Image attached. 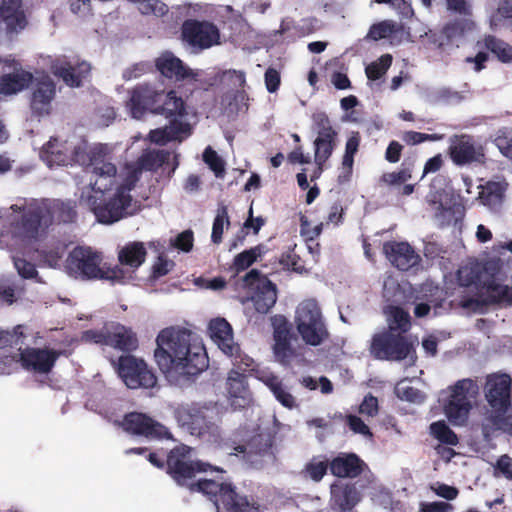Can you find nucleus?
Masks as SVG:
<instances>
[{
  "instance_id": "7ed1b4c3",
  "label": "nucleus",
  "mask_w": 512,
  "mask_h": 512,
  "mask_svg": "<svg viewBox=\"0 0 512 512\" xmlns=\"http://www.w3.org/2000/svg\"><path fill=\"white\" fill-rule=\"evenodd\" d=\"M129 107L134 118L140 119L145 112L163 115L170 121H185L187 115L184 100L174 90L157 91L148 84L137 85L131 91Z\"/></svg>"
},
{
  "instance_id": "3c124183",
  "label": "nucleus",
  "mask_w": 512,
  "mask_h": 512,
  "mask_svg": "<svg viewBox=\"0 0 512 512\" xmlns=\"http://www.w3.org/2000/svg\"><path fill=\"white\" fill-rule=\"evenodd\" d=\"M227 390L231 397H243L246 390L244 373L231 370L227 378Z\"/></svg>"
},
{
  "instance_id": "79ce46f5",
  "label": "nucleus",
  "mask_w": 512,
  "mask_h": 512,
  "mask_svg": "<svg viewBox=\"0 0 512 512\" xmlns=\"http://www.w3.org/2000/svg\"><path fill=\"white\" fill-rule=\"evenodd\" d=\"M506 412L492 411L487 415L481 424L482 434L485 439H489L494 432L501 430L506 424Z\"/></svg>"
},
{
  "instance_id": "bf43d9fd",
  "label": "nucleus",
  "mask_w": 512,
  "mask_h": 512,
  "mask_svg": "<svg viewBox=\"0 0 512 512\" xmlns=\"http://www.w3.org/2000/svg\"><path fill=\"white\" fill-rule=\"evenodd\" d=\"M441 139L438 134H426L417 131H405L402 135V140L410 146L418 145L426 141H437Z\"/></svg>"
},
{
  "instance_id": "4c0bfd02",
  "label": "nucleus",
  "mask_w": 512,
  "mask_h": 512,
  "mask_svg": "<svg viewBox=\"0 0 512 512\" xmlns=\"http://www.w3.org/2000/svg\"><path fill=\"white\" fill-rule=\"evenodd\" d=\"M171 154L166 150H153L143 153L138 159L140 168L146 171H157L170 161Z\"/></svg>"
},
{
  "instance_id": "680f3d73",
  "label": "nucleus",
  "mask_w": 512,
  "mask_h": 512,
  "mask_svg": "<svg viewBox=\"0 0 512 512\" xmlns=\"http://www.w3.org/2000/svg\"><path fill=\"white\" fill-rule=\"evenodd\" d=\"M14 267L18 274L24 279H33L38 276V272L33 263L27 261L24 258L13 257Z\"/></svg>"
},
{
  "instance_id": "4be33fe9",
  "label": "nucleus",
  "mask_w": 512,
  "mask_h": 512,
  "mask_svg": "<svg viewBox=\"0 0 512 512\" xmlns=\"http://www.w3.org/2000/svg\"><path fill=\"white\" fill-rule=\"evenodd\" d=\"M329 470L337 478L355 479L369 471V466L356 453L340 452L330 460Z\"/></svg>"
},
{
  "instance_id": "ea45409f",
  "label": "nucleus",
  "mask_w": 512,
  "mask_h": 512,
  "mask_svg": "<svg viewBox=\"0 0 512 512\" xmlns=\"http://www.w3.org/2000/svg\"><path fill=\"white\" fill-rule=\"evenodd\" d=\"M264 253V246L259 244L248 250H244L237 254L233 261V266L237 272L248 269L254 262L257 261Z\"/></svg>"
},
{
  "instance_id": "7c9ffc66",
  "label": "nucleus",
  "mask_w": 512,
  "mask_h": 512,
  "mask_svg": "<svg viewBox=\"0 0 512 512\" xmlns=\"http://www.w3.org/2000/svg\"><path fill=\"white\" fill-rule=\"evenodd\" d=\"M277 300L276 285L269 279L264 278L259 284H256L255 291L251 296L255 310L261 314H267L275 305Z\"/></svg>"
},
{
  "instance_id": "052dcab7",
  "label": "nucleus",
  "mask_w": 512,
  "mask_h": 512,
  "mask_svg": "<svg viewBox=\"0 0 512 512\" xmlns=\"http://www.w3.org/2000/svg\"><path fill=\"white\" fill-rule=\"evenodd\" d=\"M412 177V170L409 167H402L398 171L385 173L382 180L388 185H400L407 182Z\"/></svg>"
},
{
  "instance_id": "58836bf2",
  "label": "nucleus",
  "mask_w": 512,
  "mask_h": 512,
  "mask_svg": "<svg viewBox=\"0 0 512 512\" xmlns=\"http://www.w3.org/2000/svg\"><path fill=\"white\" fill-rule=\"evenodd\" d=\"M429 430L433 438L442 444L457 446L459 443L457 434L446 424L444 420L432 422Z\"/></svg>"
},
{
  "instance_id": "6e6552de",
  "label": "nucleus",
  "mask_w": 512,
  "mask_h": 512,
  "mask_svg": "<svg viewBox=\"0 0 512 512\" xmlns=\"http://www.w3.org/2000/svg\"><path fill=\"white\" fill-rule=\"evenodd\" d=\"M295 324L302 340L311 346L322 344L329 332L324 323L322 313L314 301H304L296 309Z\"/></svg>"
},
{
  "instance_id": "9b49d317",
  "label": "nucleus",
  "mask_w": 512,
  "mask_h": 512,
  "mask_svg": "<svg viewBox=\"0 0 512 512\" xmlns=\"http://www.w3.org/2000/svg\"><path fill=\"white\" fill-rule=\"evenodd\" d=\"M180 31L182 42L196 53L220 44L219 28L207 20L187 19Z\"/></svg>"
},
{
  "instance_id": "09e8293b",
  "label": "nucleus",
  "mask_w": 512,
  "mask_h": 512,
  "mask_svg": "<svg viewBox=\"0 0 512 512\" xmlns=\"http://www.w3.org/2000/svg\"><path fill=\"white\" fill-rule=\"evenodd\" d=\"M361 142V135L358 131H353L347 139L345 145V152L342 159V165L349 170L352 169L354 164V156L358 152Z\"/></svg>"
},
{
  "instance_id": "49530a36",
  "label": "nucleus",
  "mask_w": 512,
  "mask_h": 512,
  "mask_svg": "<svg viewBox=\"0 0 512 512\" xmlns=\"http://www.w3.org/2000/svg\"><path fill=\"white\" fill-rule=\"evenodd\" d=\"M392 319L389 324V330L393 333L397 331L402 335L409 331L411 327L410 315L401 307H394L391 312Z\"/></svg>"
},
{
  "instance_id": "423d86ee",
  "label": "nucleus",
  "mask_w": 512,
  "mask_h": 512,
  "mask_svg": "<svg viewBox=\"0 0 512 512\" xmlns=\"http://www.w3.org/2000/svg\"><path fill=\"white\" fill-rule=\"evenodd\" d=\"M72 158L81 165L93 167L95 179L91 182V187L93 191L100 193L99 198H103L116 185L117 168L113 163L104 160L102 147H94L87 152L85 147L76 146Z\"/></svg>"
},
{
  "instance_id": "2eb2a0df",
  "label": "nucleus",
  "mask_w": 512,
  "mask_h": 512,
  "mask_svg": "<svg viewBox=\"0 0 512 512\" xmlns=\"http://www.w3.org/2000/svg\"><path fill=\"white\" fill-rule=\"evenodd\" d=\"M484 293L481 297H463L459 305L463 309L473 312L481 311L483 307L498 305L508 307L512 305V287L497 283L495 280L483 284Z\"/></svg>"
},
{
  "instance_id": "de8ad7c7",
  "label": "nucleus",
  "mask_w": 512,
  "mask_h": 512,
  "mask_svg": "<svg viewBox=\"0 0 512 512\" xmlns=\"http://www.w3.org/2000/svg\"><path fill=\"white\" fill-rule=\"evenodd\" d=\"M392 64V56L390 54L382 55L377 61L369 64L366 69V76L369 80H378L382 78Z\"/></svg>"
},
{
  "instance_id": "c756f323",
  "label": "nucleus",
  "mask_w": 512,
  "mask_h": 512,
  "mask_svg": "<svg viewBox=\"0 0 512 512\" xmlns=\"http://www.w3.org/2000/svg\"><path fill=\"white\" fill-rule=\"evenodd\" d=\"M191 133V126L187 121H170L164 128H158L151 130L149 138L152 142L165 145L170 141L182 140L184 136H188Z\"/></svg>"
},
{
  "instance_id": "e433bc0d",
  "label": "nucleus",
  "mask_w": 512,
  "mask_h": 512,
  "mask_svg": "<svg viewBox=\"0 0 512 512\" xmlns=\"http://www.w3.org/2000/svg\"><path fill=\"white\" fill-rule=\"evenodd\" d=\"M65 252L66 245L60 241L46 248L36 250L38 259L51 268L60 267Z\"/></svg>"
},
{
  "instance_id": "e2e57ef3",
  "label": "nucleus",
  "mask_w": 512,
  "mask_h": 512,
  "mask_svg": "<svg viewBox=\"0 0 512 512\" xmlns=\"http://www.w3.org/2000/svg\"><path fill=\"white\" fill-rule=\"evenodd\" d=\"M194 234L192 230H185L179 233L172 245L183 252H190L193 248Z\"/></svg>"
},
{
  "instance_id": "0e129e2a",
  "label": "nucleus",
  "mask_w": 512,
  "mask_h": 512,
  "mask_svg": "<svg viewBox=\"0 0 512 512\" xmlns=\"http://www.w3.org/2000/svg\"><path fill=\"white\" fill-rule=\"evenodd\" d=\"M264 81L268 92H277L281 84L280 72L273 67L267 68L264 74Z\"/></svg>"
},
{
  "instance_id": "f257e3e1",
  "label": "nucleus",
  "mask_w": 512,
  "mask_h": 512,
  "mask_svg": "<svg viewBox=\"0 0 512 512\" xmlns=\"http://www.w3.org/2000/svg\"><path fill=\"white\" fill-rule=\"evenodd\" d=\"M166 473L182 487L190 492H199L213 502L217 512H260L259 504L245 495H240L231 483L217 482L212 479L194 481L197 473L213 470L223 473L224 470L208 463L193 461L190 448L176 446L166 456Z\"/></svg>"
},
{
  "instance_id": "f3484780",
  "label": "nucleus",
  "mask_w": 512,
  "mask_h": 512,
  "mask_svg": "<svg viewBox=\"0 0 512 512\" xmlns=\"http://www.w3.org/2000/svg\"><path fill=\"white\" fill-rule=\"evenodd\" d=\"M512 379L508 374H490L484 385L485 399L492 411L507 412L511 403Z\"/></svg>"
},
{
  "instance_id": "473e14b6",
  "label": "nucleus",
  "mask_w": 512,
  "mask_h": 512,
  "mask_svg": "<svg viewBox=\"0 0 512 512\" xmlns=\"http://www.w3.org/2000/svg\"><path fill=\"white\" fill-rule=\"evenodd\" d=\"M146 248L142 242H132L122 248L118 254L119 262L132 268H138L145 261Z\"/></svg>"
},
{
  "instance_id": "ddd939ff",
  "label": "nucleus",
  "mask_w": 512,
  "mask_h": 512,
  "mask_svg": "<svg viewBox=\"0 0 512 512\" xmlns=\"http://www.w3.org/2000/svg\"><path fill=\"white\" fill-rule=\"evenodd\" d=\"M117 372L130 389H149L157 384V376L153 369L143 359L130 354L119 357Z\"/></svg>"
},
{
  "instance_id": "b1692460",
  "label": "nucleus",
  "mask_w": 512,
  "mask_h": 512,
  "mask_svg": "<svg viewBox=\"0 0 512 512\" xmlns=\"http://www.w3.org/2000/svg\"><path fill=\"white\" fill-rule=\"evenodd\" d=\"M2 62L13 67L15 72L0 75V95L10 96L17 94L33 83V74L23 70L18 61L5 59Z\"/></svg>"
},
{
  "instance_id": "c85d7f7f",
  "label": "nucleus",
  "mask_w": 512,
  "mask_h": 512,
  "mask_svg": "<svg viewBox=\"0 0 512 512\" xmlns=\"http://www.w3.org/2000/svg\"><path fill=\"white\" fill-rule=\"evenodd\" d=\"M273 338L275 342L273 352L276 359L282 364H288L294 356V349L291 345L290 326L285 319L275 325Z\"/></svg>"
},
{
  "instance_id": "5701e85b",
  "label": "nucleus",
  "mask_w": 512,
  "mask_h": 512,
  "mask_svg": "<svg viewBox=\"0 0 512 512\" xmlns=\"http://www.w3.org/2000/svg\"><path fill=\"white\" fill-rule=\"evenodd\" d=\"M383 253L389 262L401 271H408L419 264L421 258L407 242L386 241Z\"/></svg>"
},
{
  "instance_id": "864d4df0",
  "label": "nucleus",
  "mask_w": 512,
  "mask_h": 512,
  "mask_svg": "<svg viewBox=\"0 0 512 512\" xmlns=\"http://www.w3.org/2000/svg\"><path fill=\"white\" fill-rule=\"evenodd\" d=\"M335 140L336 139L316 138L314 144L315 161L317 164L322 165L330 158L335 148Z\"/></svg>"
},
{
  "instance_id": "603ef678",
  "label": "nucleus",
  "mask_w": 512,
  "mask_h": 512,
  "mask_svg": "<svg viewBox=\"0 0 512 512\" xmlns=\"http://www.w3.org/2000/svg\"><path fill=\"white\" fill-rule=\"evenodd\" d=\"M472 22L466 19H455L445 24L442 33L448 40L461 37L464 33L471 29Z\"/></svg>"
},
{
  "instance_id": "8fccbe9b",
  "label": "nucleus",
  "mask_w": 512,
  "mask_h": 512,
  "mask_svg": "<svg viewBox=\"0 0 512 512\" xmlns=\"http://www.w3.org/2000/svg\"><path fill=\"white\" fill-rule=\"evenodd\" d=\"M330 461L312 458L304 468V473L313 481L319 482L323 479L329 469Z\"/></svg>"
},
{
  "instance_id": "20e7f679",
  "label": "nucleus",
  "mask_w": 512,
  "mask_h": 512,
  "mask_svg": "<svg viewBox=\"0 0 512 512\" xmlns=\"http://www.w3.org/2000/svg\"><path fill=\"white\" fill-rule=\"evenodd\" d=\"M64 270L70 277L82 281L109 280L123 283L126 278L123 268L107 265L102 253L90 246L74 247L65 259Z\"/></svg>"
},
{
  "instance_id": "4d7b16f0",
  "label": "nucleus",
  "mask_w": 512,
  "mask_h": 512,
  "mask_svg": "<svg viewBox=\"0 0 512 512\" xmlns=\"http://www.w3.org/2000/svg\"><path fill=\"white\" fill-rule=\"evenodd\" d=\"M395 393L399 399L409 402H418L422 399L421 392L417 388L406 384L404 380L396 385Z\"/></svg>"
},
{
  "instance_id": "69168bd1",
  "label": "nucleus",
  "mask_w": 512,
  "mask_h": 512,
  "mask_svg": "<svg viewBox=\"0 0 512 512\" xmlns=\"http://www.w3.org/2000/svg\"><path fill=\"white\" fill-rule=\"evenodd\" d=\"M346 424L354 433L361 434L363 436H372L370 428L364 423V421L356 415H347Z\"/></svg>"
},
{
  "instance_id": "a18cd8bd",
  "label": "nucleus",
  "mask_w": 512,
  "mask_h": 512,
  "mask_svg": "<svg viewBox=\"0 0 512 512\" xmlns=\"http://www.w3.org/2000/svg\"><path fill=\"white\" fill-rule=\"evenodd\" d=\"M42 155L50 165H65L68 161L67 155L61 151L57 139H51L43 146Z\"/></svg>"
},
{
  "instance_id": "4468645a",
  "label": "nucleus",
  "mask_w": 512,
  "mask_h": 512,
  "mask_svg": "<svg viewBox=\"0 0 512 512\" xmlns=\"http://www.w3.org/2000/svg\"><path fill=\"white\" fill-rule=\"evenodd\" d=\"M211 337L217 342L219 348L228 356L233 357V364L243 372L253 369L252 358L239 354V346L233 341L231 325L223 318H217L210 322Z\"/></svg>"
},
{
  "instance_id": "72a5a7b5",
  "label": "nucleus",
  "mask_w": 512,
  "mask_h": 512,
  "mask_svg": "<svg viewBox=\"0 0 512 512\" xmlns=\"http://www.w3.org/2000/svg\"><path fill=\"white\" fill-rule=\"evenodd\" d=\"M404 32V25L393 20H382L370 26L366 38L379 41Z\"/></svg>"
},
{
  "instance_id": "774afa93",
  "label": "nucleus",
  "mask_w": 512,
  "mask_h": 512,
  "mask_svg": "<svg viewBox=\"0 0 512 512\" xmlns=\"http://www.w3.org/2000/svg\"><path fill=\"white\" fill-rule=\"evenodd\" d=\"M495 469L499 471L506 479L512 480V458L504 454L496 462Z\"/></svg>"
},
{
  "instance_id": "cd10ccee",
  "label": "nucleus",
  "mask_w": 512,
  "mask_h": 512,
  "mask_svg": "<svg viewBox=\"0 0 512 512\" xmlns=\"http://www.w3.org/2000/svg\"><path fill=\"white\" fill-rule=\"evenodd\" d=\"M107 346L130 353L138 348L139 340L132 328L115 323L109 326Z\"/></svg>"
},
{
  "instance_id": "9d476101",
  "label": "nucleus",
  "mask_w": 512,
  "mask_h": 512,
  "mask_svg": "<svg viewBox=\"0 0 512 512\" xmlns=\"http://www.w3.org/2000/svg\"><path fill=\"white\" fill-rule=\"evenodd\" d=\"M88 202L98 222L112 224L130 214L128 208L131 206L132 196L125 187L120 186L112 197L105 199L90 196Z\"/></svg>"
},
{
  "instance_id": "f704fd0d",
  "label": "nucleus",
  "mask_w": 512,
  "mask_h": 512,
  "mask_svg": "<svg viewBox=\"0 0 512 512\" xmlns=\"http://www.w3.org/2000/svg\"><path fill=\"white\" fill-rule=\"evenodd\" d=\"M483 46L502 63H512V46L494 35H486L483 38Z\"/></svg>"
},
{
  "instance_id": "2f4dec72",
  "label": "nucleus",
  "mask_w": 512,
  "mask_h": 512,
  "mask_svg": "<svg viewBox=\"0 0 512 512\" xmlns=\"http://www.w3.org/2000/svg\"><path fill=\"white\" fill-rule=\"evenodd\" d=\"M331 494L341 512L351 510L360 501V494L354 484L332 485Z\"/></svg>"
},
{
  "instance_id": "412c9836",
  "label": "nucleus",
  "mask_w": 512,
  "mask_h": 512,
  "mask_svg": "<svg viewBox=\"0 0 512 512\" xmlns=\"http://www.w3.org/2000/svg\"><path fill=\"white\" fill-rule=\"evenodd\" d=\"M55 94L56 84L49 75L37 77L30 99L32 114L38 117L49 115Z\"/></svg>"
},
{
  "instance_id": "6ab92c4d",
  "label": "nucleus",
  "mask_w": 512,
  "mask_h": 512,
  "mask_svg": "<svg viewBox=\"0 0 512 512\" xmlns=\"http://www.w3.org/2000/svg\"><path fill=\"white\" fill-rule=\"evenodd\" d=\"M54 76L61 79L67 86L78 88L90 75L91 65L86 61H71L66 56L54 59L50 64Z\"/></svg>"
},
{
  "instance_id": "f8f14e48",
  "label": "nucleus",
  "mask_w": 512,
  "mask_h": 512,
  "mask_svg": "<svg viewBox=\"0 0 512 512\" xmlns=\"http://www.w3.org/2000/svg\"><path fill=\"white\" fill-rule=\"evenodd\" d=\"M413 350V344L406 336L391 331L375 334L370 345V353L377 360L401 361Z\"/></svg>"
},
{
  "instance_id": "338daca9",
  "label": "nucleus",
  "mask_w": 512,
  "mask_h": 512,
  "mask_svg": "<svg viewBox=\"0 0 512 512\" xmlns=\"http://www.w3.org/2000/svg\"><path fill=\"white\" fill-rule=\"evenodd\" d=\"M454 507L452 504L443 501L421 503L420 512H451Z\"/></svg>"
},
{
  "instance_id": "aec40b11",
  "label": "nucleus",
  "mask_w": 512,
  "mask_h": 512,
  "mask_svg": "<svg viewBox=\"0 0 512 512\" xmlns=\"http://www.w3.org/2000/svg\"><path fill=\"white\" fill-rule=\"evenodd\" d=\"M120 425L125 432L145 438H162L168 434L164 425L140 412L125 414Z\"/></svg>"
},
{
  "instance_id": "f03ea898",
  "label": "nucleus",
  "mask_w": 512,
  "mask_h": 512,
  "mask_svg": "<svg viewBox=\"0 0 512 512\" xmlns=\"http://www.w3.org/2000/svg\"><path fill=\"white\" fill-rule=\"evenodd\" d=\"M156 345L154 359L167 378L196 376L209 366L204 345L192 341V333L185 328L162 329Z\"/></svg>"
},
{
  "instance_id": "393cba45",
  "label": "nucleus",
  "mask_w": 512,
  "mask_h": 512,
  "mask_svg": "<svg viewBox=\"0 0 512 512\" xmlns=\"http://www.w3.org/2000/svg\"><path fill=\"white\" fill-rule=\"evenodd\" d=\"M156 69L170 80L183 81L196 79L197 74L172 52L166 51L155 59Z\"/></svg>"
},
{
  "instance_id": "13d9d810",
  "label": "nucleus",
  "mask_w": 512,
  "mask_h": 512,
  "mask_svg": "<svg viewBox=\"0 0 512 512\" xmlns=\"http://www.w3.org/2000/svg\"><path fill=\"white\" fill-rule=\"evenodd\" d=\"M109 327L102 329H89L82 332L81 340L86 343L106 345L108 342Z\"/></svg>"
},
{
  "instance_id": "dca6fc26",
  "label": "nucleus",
  "mask_w": 512,
  "mask_h": 512,
  "mask_svg": "<svg viewBox=\"0 0 512 512\" xmlns=\"http://www.w3.org/2000/svg\"><path fill=\"white\" fill-rule=\"evenodd\" d=\"M448 154L457 166L472 163L484 164L486 162L484 147L467 134L455 135L450 139Z\"/></svg>"
},
{
  "instance_id": "a211bd4d",
  "label": "nucleus",
  "mask_w": 512,
  "mask_h": 512,
  "mask_svg": "<svg viewBox=\"0 0 512 512\" xmlns=\"http://www.w3.org/2000/svg\"><path fill=\"white\" fill-rule=\"evenodd\" d=\"M19 351L17 362L21 367L38 374H49L62 354L61 351L48 347H26Z\"/></svg>"
},
{
  "instance_id": "37998d69",
  "label": "nucleus",
  "mask_w": 512,
  "mask_h": 512,
  "mask_svg": "<svg viewBox=\"0 0 512 512\" xmlns=\"http://www.w3.org/2000/svg\"><path fill=\"white\" fill-rule=\"evenodd\" d=\"M314 127L318 133L317 138L336 139L337 132L331 125V121L325 112H317L312 116Z\"/></svg>"
},
{
  "instance_id": "bb28decb",
  "label": "nucleus",
  "mask_w": 512,
  "mask_h": 512,
  "mask_svg": "<svg viewBox=\"0 0 512 512\" xmlns=\"http://www.w3.org/2000/svg\"><path fill=\"white\" fill-rule=\"evenodd\" d=\"M0 23L5 24L8 33L19 32L26 27L22 0H0Z\"/></svg>"
},
{
  "instance_id": "c9c22d12",
  "label": "nucleus",
  "mask_w": 512,
  "mask_h": 512,
  "mask_svg": "<svg viewBox=\"0 0 512 512\" xmlns=\"http://www.w3.org/2000/svg\"><path fill=\"white\" fill-rule=\"evenodd\" d=\"M506 185L500 182L488 181L480 192L482 203L491 208L500 206L504 200Z\"/></svg>"
},
{
  "instance_id": "6e6d98bb",
  "label": "nucleus",
  "mask_w": 512,
  "mask_h": 512,
  "mask_svg": "<svg viewBox=\"0 0 512 512\" xmlns=\"http://www.w3.org/2000/svg\"><path fill=\"white\" fill-rule=\"evenodd\" d=\"M279 263L283 269L292 270L295 272H302L304 269L300 256L295 252V246L293 248L289 247L287 251H284L281 254Z\"/></svg>"
},
{
  "instance_id": "39448f33",
  "label": "nucleus",
  "mask_w": 512,
  "mask_h": 512,
  "mask_svg": "<svg viewBox=\"0 0 512 512\" xmlns=\"http://www.w3.org/2000/svg\"><path fill=\"white\" fill-rule=\"evenodd\" d=\"M444 393L442 408L446 418L453 426H465L479 396L477 382L470 378L460 379L448 386Z\"/></svg>"
},
{
  "instance_id": "1a4fd4ad",
  "label": "nucleus",
  "mask_w": 512,
  "mask_h": 512,
  "mask_svg": "<svg viewBox=\"0 0 512 512\" xmlns=\"http://www.w3.org/2000/svg\"><path fill=\"white\" fill-rule=\"evenodd\" d=\"M276 428L264 429L255 433L244 444L232 447L234 454H242V458L255 467L262 466L264 461L276 460Z\"/></svg>"
},
{
  "instance_id": "c03bdc74",
  "label": "nucleus",
  "mask_w": 512,
  "mask_h": 512,
  "mask_svg": "<svg viewBox=\"0 0 512 512\" xmlns=\"http://www.w3.org/2000/svg\"><path fill=\"white\" fill-rule=\"evenodd\" d=\"M481 274L482 269L478 264H469L461 266L456 275L460 286L469 287L480 280Z\"/></svg>"
},
{
  "instance_id": "a19ab883",
  "label": "nucleus",
  "mask_w": 512,
  "mask_h": 512,
  "mask_svg": "<svg viewBox=\"0 0 512 512\" xmlns=\"http://www.w3.org/2000/svg\"><path fill=\"white\" fill-rule=\"evenodd\" d=\"M230 226V218L228 215V209L225 205L218 207L216 216L212 225L211 241L214 244H220L223 241L224 227Z\"/></svg>"
},
{
  "instance_id": "0eeeda50",
  "label": "nucleus",
  "mask_w": 512,
  "mask_h": 512,
  "mask_svg": "<svg viewBox=\"0 0 512 512\" xmlns=\"http://www.w3.org/2000/svg\"><path fill=\"white\" fill-rule=\"evenodd\" d=\"M49 227L39 200H34L24 207L19 219L11 223L10 232L14 239L31 244L39 241Z\"/></svg>"
},
{
  "instance_id": "5fc2aeb1",
  "label": "nucleus",
  "mask_w": 512,
  "mask_h": 512,
  "mask_svg": "<svg viewBox=\"0 0 512 512\" xmlns=\"http://www.w3.org/2000/svg\"><path fill=\"white\" fill-rule=\"evenodd\" d=\"M203 160L214 172L216 177H223L225 173V163L223 159L217 154V152L210 146L204 150Z\"/></svg>"
},
{
  "instance_id": "a878e982",
  "label": "nucleus",
  "mask_w": 512,
  "mask_h": 512,
  "mask_svg": "<svg viewBox=\"0 0 512 512\" xmlns=\"http://www.w3.org/2000/svg\"><path fill=\"white\" fill-rule=\"evenodd\" d=\"M39 202L50 226L73 223L77 218L76 205L70 200L41 199Z\"/></svg>"
}]
</instances>
